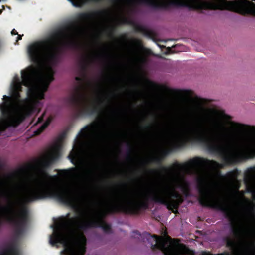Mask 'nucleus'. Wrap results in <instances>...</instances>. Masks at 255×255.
Wrapping results in <instances>:
<instances>
[{
	"instance_id": "obj_1",
	"label": "nucleus",
	"mask_w": 255,
	"mask_h": 255,
	"mask_svg": "<svg viewBox=\"0 0 255 255\" xmlns=\"http://www.w3.org/2000/svg\"><path fill=\"white\" fill-rule=\"evenodd\" d=\"M255 132V126L235 122L224 112V158L230 161L255 155V136L249 134ZM245 181L253 200L239 190L240 183L233 174L224 176V206H255V171L246 175Z\"/></svg>"
},
{
	"instance_id": "obj_2",
	"label": "nucleus",
	"mask_w": 255,
	"mask_h": 255,
	"mask_svg": "<svg viewBox=\"0 0 255 255\" xmlns=\"http://www.w3.org/2000/svg\"><path fill=\"white\" fill-rule=\"evenodd\" d=\"M114 94V87L105 84L96 87L89 95L75 93L68 100L81 112L91 113L97 111L103 105H110Z\"/></svg>"
},
{
	"instance_id": "obj_3",
	"label": "nucleus",
	"mask_w": 255,
	"mask_h": 255,
	"mask_svg": "<svg viewBox=\"0 0 255 255\" xmlns=\"http://www.w3.org/2000/svg\"><path fill=\"white\" fill-rule=\"evenodd\" d=\"M151 53L150 50L141 47L138 41H132L128 44L127 56L129 61L137 65L145 63Z\"/></svg>"
},
{
	"instance_id": "obj_4",
	"label": "nucleus",
	"mask_w": 255,
	"mask_h": 255,
	"mask_svg": "<svg viewBox=\"0 0 255 255\" xmlns=\"http://www.w3.org/2000/svg\"><path fill=\"white\" fill-rule=\"evenodd\" d=\"M145 83L149 88L158 90L164 92H171L176 95L182 100L192 98L194 95V92L190 89H174L170 90L168 87L164 85H159L150 81L147 79L144 80Z\"/></svg>"
},
{
	"instance_id": "obj_5",
	"label": "nucleus",
	"mask_w": 255,
	"mask_h": 255,
	"mask_svg": "<svg viewBox=\"0 0 255 255\" xmlns=\"http://www.w3.org/2000/svg\"><path fill=\"white\" fill-rule=\"evenodd\" d=\"M194 104H184V106L182 107V111L188 114L197 112L200 109V105L204 103V100L196 97L194 98Z\"/></svg>"
},
{
	"instance_id": "obj_6",
	"label": "nucleus",
	"mask_w": 255,
	"mask_h": 255,
	"mask_svg": "<svg viewBox=\"0 0 255 255\" xmlns=\"http://www.w3.org/2000/svg\"><path fill=\"white\" fill-rule=\"evenodd\" d=\"M17 250L14 246H10L7 247L1 255H17Z\"/></svg>"
},
{
	"instance_id": "obj_7",
	"label": "nucleus",
	"mask_w": 255,
	"mask_h": 255,
	"mask_svg": "<svg viewBox=\"0 0 255 255\" xmlns=\"http://www.w3.org/2000/svg\"><path fill=\"white\" fill-rule=\"evenodd\" d=\"M73 4L76 6H80L88 0H70Z\"/></svg>"
},
{
	"instance_id": "obj_8",
	"label": "nucleus",
	"mask_w": 255,
	"mask_h": 255,
	"mask_svg": "<svg viewBox=\"0 0 255 255\" xmlns=\"http://www.w3.org/2000/svg\"><path fill=\"white\" fill-rule=\"evenodd\" d=\"M209 165L213 168L216 169L221 167V165L217 162L213 161L209 162Z\"/></svg>"
},
{
	"instance_id": "obj_9",
	"label": "nucleus",
	"mask_w": 255,
	"mask_h": 255,
	"mask_svg": "<svg viewBox=\"0 0 255 255\" xmlns=\"http://www.w3.org/2000/svg\"><path fill=\"white\" fill-rule=\"evenodd\" d=\"M48 121H47V122H45L43 125H42L41 126V127L37 131H36L35 132L36 134H38L40 133L42 131H43L46 128V127L49 124V122H48Z\"/></svg>"
},
{
	"instance_id": "obj_10",
	"label": "nucleus",
	"mask_w": 255,
	"mask_h": 255,
	"mask_svg": "<svg viewBox=\"0 0 255 255\" xmlns=\"http://www.w3.org/2000/svg\"><path fill=\"white\" fill-rule=\"evenodd\" d=\"M11 34H12V35H16V34H17V32H16V31L14 29V30H13L11 31Z\"/></svg>"
},
{
	"instance_id": "obj_11",
	"label": "nucleus",
	"mask_w": 255,
	"mask_h": 255,
	"mask_svg": "<svg viewBox=\"0 0 255 255\" xmlns=\"http://www.w3.org/2000/svg\"><path fill=\"white\" fill-rule=\"evenodd\" d=\"M21 39V37L20 36L18 35V37H17V41L19 40H20Z\"/></svg>"
},
{
	"instance_id": "obj_12",
	"label": "nucleus",
	"mask_w": 255,
	"mask_h": 255,
	"mask_svg": "<svg viewBox=\"0 0 255 255\" xmlns=\"http://www.w3.org/2000/svg\"><path fill=\"white\" fill-rule=\"evenodd\" d=\"M41 118H38V121H40L41 120Z\"/></svg>"
}]
</instances>
